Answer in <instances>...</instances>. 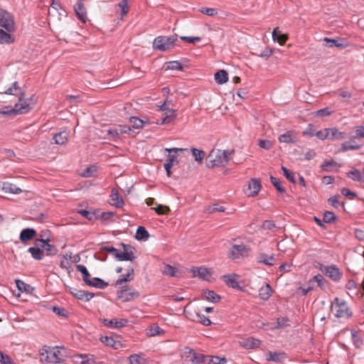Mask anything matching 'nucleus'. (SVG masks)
<instances>
[{"label": "nucleus", "mask_w": 364, "mask_h": 364, "mask_svg": "<svg viewBox=\"0 0 364 364\" xmlns=\"http://www.w3.org/2000/svg\"><path fill=\"white\" fill-rule=\"evenodd\" d=\"M11 32L0 28V43L10 44L14 42V38L10 34Z\"/></svg>", "instance_id": "393cba45"}, {"label": "nucleus", "mask_w": 364, "mask_h": 364, "mask_svg": "<svg viewBox=\"0 0 364 364\" xmlns=\"http://www.w3.org/2000/svg\"><path fill=\"white\" fill-rule=\"evenodd\" d=\"M227 359L225 357L206 355L205 364H225Z\"/></svg>", "instance_id": "c9c22d12"}, {"label": "nucleus", "mask_w": 364, "mask_h": 364, "mask_svg": "<svg viewBox=\"0 0 364 364\" xmlns=\"http://www.w3.org/2000/svg\"><path fill=\"white\" fill-rule=\"evenodd\" d=\"M100 341L107 346L113 347L115 344V341L112 337L102 336Z\"/></svg>", "instance_id": "0e129e2a"}, {"label": "nucleus", "mask_w": 364, "mask_h": 364, "mask_svg": "<svg viewBox=\"0 0 364 364\" xmlns=\"http://www.w3.org/2000/svg\"><path fill=\"white\" fill-rule=\"evenodd\" d=\"M323 41L327 43L326 46L329 48L337 47L340 48H345L347 46V44L343 43V40L340 38H329L326 37L323 38Z\"/></svg>", "instance_id": "aec40b11"}, {"label": "nucleus", "mask_w": 364, "mask_h": 364, "mask_svg": "<svg viewBox=\"0 0 364 364\" xmlns=\"http://www.w3.org/2000/svg\"><path fill=\"white\" fill-rule=\"evenodd\" d=\"M351 336H352V340H353L354 345L356 347H360L363 344V340H362L360 336L359 335L358 332L355 330H352Z\"/></svg>", "instance_id": "8fccbe9b"}, {"label": "nucleus", "mask_w": 364, "mask_h": 364, "mask_svg": "<svg viewBox=\"0 0 364 364\" xmlns=\"http://www.w3.org/2000/svg\"><path fill=\"white\" fill-rule=\"evenodd\" d=\"M261 341L259 339L249 338L243 341L242 345L247 349H255L259 347Z\"/></svg>", "instance_id": "c85d7f7f"}, {"label": "nucleus", "mask_w": 364, "mask_h": 364, "mask_svg": "<svg viewBox=\"0 0 364 364\" xmlns=\"http://www.w3.org/2000/svg\"><path fill=\"white\" fill-rule=\"evenodd\" d=\"M336 219L335 214L331 211H326L323 215V222L324 223H332Z\"/></svg>", "instance_id": "09e8293b"}, {"label": "nucleus", "mask_w": 364, "mask_h": 364, "mask_svg": "<svg viewBox=\"0 0 364 364\" xmlns=\"http://www.w3.org/2000/svg\"><path fill=\"white\" fill-rule=\"evenodd\" d=\"M107 138L112 139L113 141L118 140L121 136L117 127L107 129Z\"/></svg>", "instance_id": "49530a36"}, {"label": "nucleus", "mask_w": 364, "mask_h": 364, "mask_svg": "<svg viewBox=\"0 0 364 364\" xmlns=\"http://www.w3.org/2000/svg\"><path fill=\"white\" fill-rule=\"evenodd\" d=\"M355 139L364 138V126H358L355 127Z\"/></svg>", "instance_id": "338daca9"}, {"label": "nucleus", "mask_w": 364, "mask_h": 364, "mask_svg": "<svg viewBox=\"0 0 364 364\" xmlns=\"http://www.w3.org/2000/svg\"><path fill=\"white\" fill-rule=\"evenodd\" d=\"M215 80L219 85H222L228 82V73L225 70H220L215 73Z\"/></svg>", "instance_id": "a878e982"}, {"label": "nucleus", "mask_w": 364, "mask_h": 364, "mask_svg": "<svg viewBox=\"0 0 364 364\" xmlns=\"http://www.w3.org/2000/svg\"><path fill=\"white\" fill-rule=\"evenodd\" d=\"M16 284L18 290L21 291H28L30 286L20 279L16 280Z\"/></svg>", "instance_id": "680f3d73"}, {"label": "nucleus", "mask_w": 364, "mask_h": 364, "mask_svg": "<svg viewBox=\"0 0 364 364\" xmlns=\"http://www.w3.org/2000/svg\"><path fill=\"white\" fill-rule=\"evenodd\" d=\"M178 41L177 35H171L169 36H160L156 37L153 43V48L155 50L161 51L168 50L174 45H176Z\"/></svg>", "instance_id": "39448f33"}, {"label": "nucleus", "mask_w": 364, "mask_h": 364, "mask_svg": "<svg viewBox=\"0 0 364 364\" xmlns=\"http://www.w3.org/2000/svg\"><path fill=\"white\" fill-rule=\"evenodd\" d=\"M291 134H292V132L289 131L283 134H281L278 138L279 141L280 143H287V144L295 143L296 140H294V139L292 137Z\"/></svg>", "instance_id": "37998d69"}, {"label": "nucleus", "mask_w": 364, "mask_h": 364, "mask_svg": "<svg viewBox=\"0 0 364 364\" xmlns=\"http://www.w3.org/2000/svg\"><path fill=\"white\" fill-rule=\"evenodd\" d=\"M117 295L124 302H127L138 298L139 296V292L134 290L131 287L124 286L117 292Z\"/></svg>", "instance_id": "6e6552de"}, {"label": "nucleus", "mask_w": 364, "mask_h": 364, "mask_svg": "<svg viewBox=\"0 0 364 364\" xmlns=\"http://www.w3.org/2000/svg\"><path fill=\"white\" fill-rule=\"evenodd\" d=\"M191 151L194 157V159L198 164H201L203 162V159L205 156V152L201 149H198L196 148H191Z\"/></svg>", "instance_id": "79ce46f5"}, {"label": "nucleus", "mask_w": 364, "mask_h": 364, "mask_svg": "<svg viewBox=\"0 0 364 364\" xmlns=\"http://www.w3.org/2000/svg\"><path fill=\"white\" fill-rule=\"evenodd\" d=\"M331 311L335 317L338 318H348L352 316V311L346 301L336 297L331 303Z\"/></svg>", "instance_id": "20e7f679"}, {"label": "nucleus", "mask_w": 364, "mask_h": 364, "mask_svg": "<svg viewBox=\"0 0 364 364\" xmlns=\"http://www.w3.org/2000/svg\"><path fill=\"white\" fill-rule=\"evenodd\" d=\"M282 170L283 171L284 176L286 177V178L288 181H289L292 183H296V179L294 177V174L292 171H291L290 170H289L288 168H287L284 166H282Z\"/></svg>", "instance_id": "603ef678"}, {"label": "nucleus", "mask_w": 364, "mask_h": 364, "mask_svg": "<svg viewBox=\"0 0 364 364\" xmlns=\"http://www.w3.org/2000/svg\"><path fill=\"white\" fill-rule=\"evenodd\" d=\"M196 316H197V318L198 319V321L200 323H202L203 325H204L205 326H210L211 324V321L209 319V318L205 316L203 314L197 313L196 314Z\"/></svg>", "instance_id": "13d9d810"}, {"label": "nucleus", "mask_w": 364, "mask_h": 364, "mask_svg": "<svg viewBox=\"0 0 364 364\" xmlns=\"http://www.w3.org/2000/svg\"><path fill=\"white\" fill-rule=\"evenodd\" d=\"M164 274L169 275L171 277H178V269L176 267H172L169 264H166L163 271Z\"/></svg>", "instance_id": "a18cd8bd"}, {"label": "nucleus", "mask_w": 364, "mask_h": 364, "mask_svg": "<svg viewBox=\"0 0 364 364\" xmlns=\"http://www.w3.org/2000/svg\"><path fill=\"white\" fill-rule=\"evenodd\" d=\"M149 237V233L146 228L143 226H139L136 232L135 238L137 240H146Z\"/></svg>", "instance_id": "58836bf2"}, {"label": "nucleus", "mask_w": 364, "mask_h": 364, "mask_svg": "<svg viewBox=\"0 0 364 364\" xmlns=\"http://www.w3.org/2000/svg\"><path fill=\"white\" fill-rule=\"evenodd\" d=\"M188 350V353L190 354V360L192 364H205L206 355L202 353H196L193 349L186 348Z\"/></svg>", "instance_id": "2eb2a0df"}, {"label": "nucleus", "mask_w": 364, "mask_h": 364, "mask_svg": "<svg viewBox=\"0 0 364 364\" xmlns=\"http://www.w3.org/2000/svg\"><path fill=\"white\" fill-rule=\"evenodd\" d=\"M270 181L272 183V185L276 188L277 191H279L280 193H284L286 192L284 188H283L281 185V182L279 179L277 178L271 176H270Z\"/></svg>", "instance_id": "3c124183"}, {"label": "nucleus", "mask_w": 364, "mask_h": 364, "mask_svg": "<svg viewBox=\"0 0 364 364\" xmlns=\"http://www.w3.org/2000/svg\"><path fill=\"white\" fill-rule=\"evenodd\" d=\"M40 355L41 360L49 363H54L60 358V350L58 346L53 349H42Z\"/></svg>", "instance_id": "0eeeda50"}, {"label": "nucleus", "mask_w": 364, "mask_h": 364, "mask_svg": "<svg viewBox=\"0 0 364 364\" xmlns=\"http://www.w3.org/2000/svg\"><path fill=\"white\" fill-rule=\"evenodd\" d=\"M76 269L82 274L84 282L88 285V284L90 283V274L86 267L82 264H77L76 265Z\"/></svg>", "instance_id": "72a5a7b5"}, {"label": "nucleus", "mask_w": 364, "mask_h": 364, "mask_svg": "<svg viewBox=\"0 0 364 364\" xmlns=\"http://www.w3.org/2000/svg\"><path fill=\"white\" fill-rule=\"evenodd\" d=\"M142 354H133L129 358L130 364H148L147 360Z\"/></svg>", "instance_id": "4c0bfd02"}, {"label": "nucleus", "mask_w": 364, "mask_h": 364, "mask_svg": "<svg viewBox=\"0 0 364 364\" xmlns=\"http://www.w3.org/2000/svg\"><path fill=\"white\" fill-rule=\"evenodd\" d=\"M28 252L36 260H41L43 258V250L41 249V246L31 247L28 248Z\"/></svg>", "instance_id": "b1692460"}, {"label": "nucleus", "mask_w": 364, "mask_h": 364, "mask_svg": "<svg viewBox=\"0 0 364 364\" xmlns=\"http://www.w3.org/2000/svg\"><path fill=\"white\" fill-rule=\"evenodd\" d=\"M347 176L354 181H364V176L358 169L353 168L349 171Z\"/></svg>", "instance_id": "f704fd0d"}, {"label": "nucleus", "mask_w": 364, "mask_h": 364, "mask_svg": "<svg viewBox=\"0 0 364 364\" xmlns=\"http://www.w3.org/2000/svg\"><path fill=\"white\" fill-rule=\"evenodd\" d=\"M272 288L269 284H266L259 290V296L261 299L267 301L271 296Z\"/></svg>", "instance_id": "bb28decb"}, {"label": "nucleus", "mask_w": 364, "mask_h": 364, "mask_svg": "<svg viewBox=\"0 0 364 364\" xmlns=\"http://www.w3.org/2000/svg\"><path fill=\"white\" fill-rule=\"evenodd\" d=\"M20 92H22L20 87L18 86V82H14L12 86L9 87L4 93L6 95H12L19 96Z\"/></svg>", "instance_id": "c03bdc74"}, {"label": "nucleus", "mask_w": 364, "mask_h": 364, "mask_svg": "<svg viewBox=\"0 0 364 364\" xmlns=\"http://www.w3.org/2000/svg\"><path fill=\"white\" fill-rule=\"evenodd\" d=\"M286 358L284 353L271 352L267 353V360L269 361H274L277 363L282 362Z\"/></svg>", "instance_id": "cd10ccee"}, {"label": "nucleus", "mask_w": 364, "mask_h": 364, "mask_svg": "<svg viewBox=\"0 0 364 364\" xmlns=\"http://www.w3.org/2000/svg\"><path fill=\"white\" fill-rule=\"evenodd\" d=\"M258 145L259 146V147L266 150H269L272 147V141L266 139L259 140Z\"/></svg>", "instance_id": "774afa93"}, {"label": "nucleus", "mask_w": 364, "mask_h": 364, "mask_svg": "<svg viewBox=\"0 0 364 364\" xmlns=\"http://www.w3.org/2000/svg\"><path fill=\"white\" fill-rule=\"evenodd\" d=\"M203 297L204 299L213 303H218L221 300L220 295L216 294L214 291L208 289L203 291Z\"/></svg>", "instance_id": "412c9836"}, {"label": "nucleus", "mask_w": 364, "mask_h": 364, "mask_svg": "<svg viewBox=\"0 0 364 364\" xmlns=\"http://www.w3.org/2000/svg\"><path fill=\"white\" fill-rule=\"evenodd\" d=\"M0 26L8 32H14L16 29L14 16L5 10L0 9Z\"/></svg>", "instance_id": "423d86ee"}, {"label": "nucleus", "mask_w": 364, "mask_h": 364, "mask_svg": "<svg viewBox=\"0 0 364 364\" xmlns=\"http://www.w3.org/2000/svg\"><path fill=\"white\" fill-rule=\"evenodd\" d=\"M315 136L321 140L326 139H329V128L323 129V130L318 131L315 133Z\"/></svg>", "instance_id": "5fc2aeb1"}, {"label": "nucleus", "mask_w": 364, "mask_h": 364, "mask_svg": "<svg viewBox=\"0 0 364 364\" xmlns=\"http://www.w3.org/2000/svg\"><path fill=\"white\" fill-rule=\"evenodd\" d=\"M49 242L50 239L36 240L35 244L37 246H41L43 252L46 251L47 255H55L58 253V249L55 245L49 244Z\"/></svg>", "instance_id": "9d476101"}, {"label": "nucleus", "mask_w": 364, "mask_h": 364, "mask_svg": "<svg viewBox=\"0 0 364 364\" xmlns=\"http://www.w3.org/2000/svg\"><path fill=\"white\" fill-rule=\"evenodd\" d=\"M123 251L119 252V250L112 246H104L100 249L97 254L110 253L117 261H130L133 262L136 258V250L134 247L124 243L119 245Z\"/></svg>", "instance_id": "f257e3e1"}, {"label": "nucleus", "mask_w": 364, "mask_h": 364, "mask_svg": "<svg viewBox=\"0 0 364 364\" xmlns=\"http://www.w3.org/2000/svg\"><path fill=\"white\" fill-rule=\"evenodd\" d=\"M79 213L89 220H93L97 218L95 212L82 210L79 211Z\"/></svg>", "instance_id": "bf43d9fd"}, {"label": "nucleus", "mask_w": 364, "mask_h": 364, "mask_svg": "<svg viewBox=\"0 0 364 364\" xmlns=\"http://www.w3.org/2000/svg\"><path fill=\"white\" fill-rule=\"evenodd\" d=\"M313 281L316 282L318 286L320 288L323 289L325 287V284H326V279H325V278L323 277V275H321L320 274H318L315 275L313 277Z\"/></svg>", "instance_id": "6e6d98bb"}, {"label": "nucleus", "mask_w": 364, "mask_h": 364, "mask_svg": "<svg viewBox=\"0 0 364 364\" xmlns=\"http://www.w3.org/2000/svg\"><path fill=\"white\" fill-rule=\"evenodd\" d=\"M234 150L213 149L206 158V166L212 168L215 166H224L230 160Z\"/></svg>", "instance_id": "f03ea898"}, {"label": "nucleus", "mask_w": 364, "mask_h": 364, "mask_svg": "<svg viewBox=\"0 0 364 364\" xmlns=\"http://www.w3.org/2000/svg\"><path fill=\"white\" fill-rule=\"evenodd\" d=\"M102 322L105 326H106L107 327L114 328H119L127 326L128 321L127 319H120V320L111 319V320H109L107 318H104Z\"/></svg>", "instance_id": "f3484780"}, {"label": "nucleus", "mask_w": 364, "mask_h": 364, "mask_svg": "<svg viewBox=\"0 0 364 364\" xmlns=\"http://www.w3.org/2000/svg\"><path fill=\"white\" fill-rule=\"evenodd\" d=\"M199 11L208 16H214L218 14V11L213 8L201 7L199 9Z\"/></svg>", "instance_id": "4d7b16f0"}, {"label": "nucleus", "mask_w": 364, "mask_h": 364, "mask_svg": "<svg viewBox=\"0 0 364 364\" xmlns=\"http://www.w3.org/2000/svg\"><path fill=\"white\" fill-rule=\"evenodd\" d=\"M320 270L335 282L339 281L341 278V273L335 266H323L321 264Z\"/></svg>", "instance_id": "1a4fd4ad"}, {"label": "nucleus", "mask_w": 364, "mask_h": 364, "mask_svg": "<svg viewBox=\"0 0 364 364\" xmlns=\"http://www.w3.org/2000/svg\"><path fill=\"white\" fill-rule=\"evenodd\" d=\"M111 204L114 205L116 208H122L124 204V200L119 195L118 191L115 189H112L110 194Z\"/></svg>", "instance_id": "a211bd4d"}, {"label": "nucleus", "mask_w": 364, "mask_h": 364, "mask_svg": "<svg viewBox=\"0 0 364 364\" xmlns=\"http://www.w3.org/2000/svg\"><path fill=\"white\" fill-rule=\"evenodd\" d=\"M68 139V133L65 131L60 132L53 136L55 143L63 145L65 144Z\"/></svg>", "instance_id": "c756f323"}, {"label": "nucleus", "mask_w": 364, "mask_h": 364, "mask_svg": "<svg viewBox=\"0 0 364 364\" xmlns=\"http://www.w3.org/2000/svg\"><path fill=\"white\" fill-rule=\"evenodd\" d=\"M178 161L177 159V155L176 154H169L168 156V159L166 161V163L164 164H168L170 166H173L175 164H178Z\"/></svg>", "instance_id": "e2e57ef3"}, {"label": "nucleus", "mask_w": 364, "mask_h": 364, "mask_svg": "<svg viewBox=\"0 0 364 364\" xmlns=\"http://www.w3.org/2000/svg\"><path fill=\"white\" fill-rule=\"evenodd\" d=\"M94 297V294L87 291L79 290L76 291L75 298L77 299L89 301Z\"/></svg>", "instance_id": "e433bc0d"}, {"label": "nucleus", "mask_w": 364, "mask_h": 364, "mask_svg": "<svg viewBox=\"0 0 364 364\" xmlns=\"http://www.w3.org/2000/svg\"><path fill=\"white\" fill-rule=\"evenodd\" d=\"M165 331L161 328L157 324L151 325L146 333L149 336H156L164 334Z\"/></svg>", "instance_id": "a19ab883"}, {"label": "nucleus", "mask_w": 364, "mask_h": 364, "mask_svg": "<svg viewBox=\"0 0 364 364\" xmlns=\"http://www.w3.org/2000/svg\"><path fill=\"white\" fill-rule=\"evenodd\" d=\"M0 188L5 193L11 194H19L22 192L20 188L9 182L0 181Z\"/></svg>", "instance_id": "dca6fc26"}, {"label": "nucleus", "mask_w": 364, "mask_h": 364, "mask_svg": "<svg viewBox=\"0 0 364 364\" xmlns=\"http://www.w3.org/2000/svg\"><path fill=\"white\" fill-rule=\"evenodd\" d=\"M275 260L274 256L272 255H267L265 254H260L257 257V262L259 263H262L268 266H272L274 264V261Z\"/></svg>", "instance_id": "7c9ffc66"}, {"label": "nucleus", "mask_w": 364, "mask_h": 364, "mask_svg": "<svg viewBox=\"0 0 364 364\" xmlns=\"http://www.w3.org/2000/svg\"><path fill=\"white\" fill-rule=\"evenodd\" d=\"M346 138V133L340 132L337 128H329V139H343Z\"/></svg>", "instance_id": "ea45409f"}, {"label": "nucleus", "mask_w": 364, "mask_h": 364, "mask_svg": "<svg viewBox=\"0 0 364 364\" xmlns=\"http://www.w3.org/2000/svg\"><path fill=\"white\" fill-rule=\"evenodd\" d=\"M239 275L236 274H225L222 277L223 280L225 284L232 289H240L241 287L237 281Z\"/></svg>", "instance_id": "ddd939ff"}, {"label": "nucleus", "mask_w": 364, "mask_h": 364, "mask_svg": "<svg viewBox=\"0 0 364 364\" xmlns=\"http://www.w3.org/2000/svg\"><path fill=\"white\" fill-rule=\"evenodd\" d=\"M272 38L274 41L278 42L280 45H284L288 40V36L282 33L279 28H277L272 31Z\"/></svg>", "instance_id": "4be33fe9"}, {"label": "nucleus", "mask_w": 364, "mask_h": 364, "mask_svg": "<svg viewBox=\"0 0 364 364\" xmlns=\"http://www.w3.org/2000/svg\"><path fill=\"white\" fill-rule=\"evenodd\" d=\"M36 235V231L33 228L23 229L20 233L19 239L25 242L32 240Z\"/></svg>", "instance_id": "6ab92c4d"}, {"label": "nucleus", "mask_w": 364, "mask_h": 364, "mask_svg": "<svg viewBox=\"0 0 364 364\" xmlns=\"http://www.w3.org/2000/svg\"><path fill=\"white\" fill-rule=\"evenodd\" d=\"M165 117L162 119L161 122H156L159 124H164L171 123L175 118L176 117V110L174 109H168L165 113Z\"/></svg>", "instance_id": "2f4dec72"}, {"label": "nucleus", "mask_w": 364, "mask_h": 364, "mask_svg": "<svg viewBox=\"0 0 364 364\" xmlns=\"http://www.w3.org/2000/svg\"><path fill=\"white\" fill-rule=\"evenodd\" d=\"M88 286L104 289L108 286V283L100 278L94 277L92 279H90V283L88 284Z\"/></svg>", "instance_id": "473e14b6"}, {"label": "nucleus", "mask_w": 364, "mask_h": 364, "mask_svg": "<svg viewBox=\"0 0 364 364\" xmlns=\"http://www.w3.org/2000/svg\"><path fill=\"white\" fill-rule=\"evenodd\" d=\"M192 272L194 277H198L202 279L208 280V276L210 275V272L208 268L196 267L192 269Z\"/></svg>", "instance_id": "5701e85b"}, {"label": "nucleus", "mask_w": 364, "mask_h": 364, "mask_svg": "<svg viewBox=\"0 0 364 364\" xmlns=\"http://www.w3.org/2000/svg\"><path fill=\"white\" fill-rule=\"evenodd\" d=\"M75 12L80 21L83 23H85L87 16L86 9L84 6L82 0H79L74 6Z\"/></svg>", "instance_id": "4468645a"}, {"label": "nucleus", "mask_w": 364, "mask_h": 364, "mask_svg": "<svg viewBox=\"0 0 364 364\" xmlns=\"http://www.w3.org/2000/svg\"><path fill=\"white\" fill-rule=\"evenodd\" d=\"M339 197L340 196L338 195H335L333 196H331L328 200V203L331 205H332L333 208H337L341 205V203L338 201Z\"/></svg>", "instance_id": "69168bd1"}, {"label": "nucleus", "mask_w": 364, "mask_h": 364, "mask_svg": "<svg viewBox=\"0 0 364 364\" xmlns=\"http://www.w3.org/2000/svg\"><path fill=\"white\" fill-rule=\"evenodd\" d=\"M261 189L260 180L257 178H252L249 181L247 191L246 193L250 197L257 196Z\"/></svg>", "instance_id": "9b49d317"}, {"label": "nucleus", "mask_w": 364, "mask_h": 364, "mask_svg": "<svg viewBox=\"0 0 364 364\" xmlns=\"http://www.w3.org/2000/svg\"><path fill=\"white\" fill-rule=\"evenodd\" d=\"M129 122L132 124L131 127L136 129L142 128L144 123L143 120L136 117H131L129 118Z\"/></svg>", "instance_id": "de8ad7c7"}, {"label": "nucleus", "mask_w": 364, "mask_h": 364, "mask_svg": "<svg viewBox=\"0 0 364 364\" xmlns=\"http://www.w3.org/2000/svg\"><path fill=\"white\" fill-rule=\"evenodd\" d=\"M155 212L158 215H166L170 212V208L168 206L163 205L161 204L157 205L155 208H153Z\"/></svg>", "instance_id": "864d4df0"}, {"label": "nucleus", "mask_w": 364, "mask_h": 364, "mask_svg": "<svg viewBox=\"0 0 364 364\" xmlns=\"http://www.w3.org/2000/svg\"><path fill=\"white\" fill-rule=\"evenodd\" d=\"M24 92H20L18 96V102L15 104L14 107L10 106L5 107L3 111H0L2 115H17L28 112L33 107L31 104L24 99Z\"/></svg>", "instance_id": "7ed1b4c3"}, {"label": "nucleus", "mask_w": 364, "mask_h": 364, "mask_svg": "<svg viewBox=\"0 0 364 364\" xmlns=\"http://www.w3.org/2000/svg\"><path fill=\"white\" fill-rule=\"evenodd\" d=\"M167 69L183 70V66L178 61H171L167 63Z\"/></svg>", "instance_id": "052dcab7"}, {"label": "nucleus", "mask_w": 364, "mask_h": 364, "mask_svg": "<svg viewBox=\"0 0 364 364\" xmlns=\"http://www.w3.org/2000/svg\"><path fill=\"white\" fill-rule=\"evenodd\" d=\"M247 251L248 249L245 245H234L230 250L229 256L233 259H238L247 252Z\"/></svg>", "instance_id": "f8f14e48"}]
</instances>
